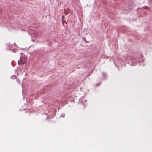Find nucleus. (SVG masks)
<instances>
[{
  "instance_id": "obj_1",
  "label": "nucleus",
  "mask_w": 152,
  "mask_h": 152,
  "mask_svg": "<svg viewBox=\"0 0 152 152\" xmlns=\"http://www.w3.org/2000/svg\"><path fill=\"white\" fill-rule=\"evenodd\" d=\"M137 61H138L139 62H140L141 61L140 60H138L136 58H132L131 59V62H132V66H134L135 65V64H134V63L137 62Z\"/></svg>"
},
{
  "instance_id": "obj_2",
  "label": "nucleus",
  "mask_w": 152,
  "mask_h": 152,
  "mask_svg": "<svg viewBox=\"0 0 152 152\" xmlns=\"http://www.w3.org/2000/svg\"><path fill=\"white\" fill-rule=\"evenodd\" d=\"M102 76L103 77H105L106 76V74H105L104 73H102ZM104 78L105 79L106 78Z\"/></svg>"
},
{
  "instance_id": "obj_3",
  "label": "nucleus",
  "mask_w": 152,
  "mask_h": 152,
  "mask_svg": "<svg viewBox=\"0 0 152 152\" xmlns=\"http://www.w3.org/2000/svg\"><path fill=\"white\" fill-rule=\"evenodd\" d=\"M18 63L19 65H20L21 64V61H20V60L18 61Z\"/></svg>"
},
{
  "instance_id": "obj_4",
  "label": "nucleus",
  "mask_w": 152,
  "mask_h": 152,
  "mask_svg": "<svg viewBox=\"0 0 152 152\" xmlns=\"http://www.w3.org/2000/svg\"><path fill=\"white\" fill-rule=\"evenodd\" d=\"M16 82H17L18 83V84H19L20 83V81L19 80V79H17L16 80Z\"/></svg>"
},
{
  "instance_id": "obj_5",
  "label": "nucleus",
  "mask_w": 152,
  "mask_h": 152,
  "mask_svg": "<svg viewBox=\"0 0 152 152\" xmlns=\"http://www.w3.org/2000/svg\"><path fill=\"white\" fill-rule=\"evenodd\" d=\"M65 116L64 115V114H62L61 115V116L62 117H64Z\"/></svg>"
},
{
  "instance_id": "obj_6",
  "label": "nucleus",
  "mask_w": 152,
  "mask_h": 152,
  "mask_svg": "<svg viewBox=\"0 0 152 152\" xmlns=\"http://www.w3.org/2000/svg\"><path fill=\"white\" fill-rule=\"evenodd\" d=\"M100 84H101V83H99L98 84H97L96 86H98V85H99Z\"/></svg>"
},
{
  "instance_id": "obj_7",
  "label": "nucleus",
  "mask_w": 152,
  "mask_h": 152,
  "mask_svg": "<svg viewBox=\"0 0 152 152\" xmlns=\"http://www.w3.org/2000/svg\"><path fill=\"white\" fill-rule=\"evenodd\" d=\"M85 39H86V38H84L83 39V40L85 41L86 42H87V41H86V40H85Z\"/></svg>"
},
{
  "instance_id": "obj_8",
  "label": "nucleus",
  "mask_w": 152,
  "mask_h": 152,
  "mask_svg": "<svg viewBox=\"0 0 152 152\" xmlns=\"http://www.w3.org/2000/svg\"><path fill=\"white\" fill-rule=\"evenodd\" d=\"M10 47V44H9V45H8Z\"/></svg>"
},
{
  "instance_id": "obj_9",
  "label": "nucleus",
  "mask_w": 152,
  "mask_h": 152,
  "mask_svg": "<svg viewBox=\"0 0 152 152\" xmlns=\"http://www.w3.org/2000/svg\"><path fill=\"white\" fill-rule=\"evenodd\" d=\"M14 44L15 45H16V44H15V43H14Z\"/></svg>"
},
{
  "instance_id": "obj_10",
  "label": "nucleus",
  "mask_w": 152,
  "mask_h": 152,
  "mask_svg": "<svg viewBox=\"0 0 152 152\" xmlns=\"http://www.w3.org/2000/svg\"><path fill=\"white\" fill-rule=\"evenodd\" d=\"M21 86H22V87H23V85L22 84Z\"/></svg>"
}]
</instances>
